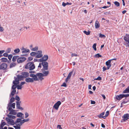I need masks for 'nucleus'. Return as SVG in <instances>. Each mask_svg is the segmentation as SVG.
Segmentation results:
<instances>
[{
    "instance_id": "nucleus-36",
    "label": "nucleus",
    "mask_w": 129,
    "mask_h": 129,
    "mask_svg": "<svg viewBox=\"0 0 129 129\" xmlns=\"http://www.w3.org/2000/svg\"><path fill=\"white\" fill-rule=\"evenodd\" d=\"M20 51V50L19 48H17L14 50V52L15 53H19Z\"/></svg>"
},
{
    "instance_id": "nucleus-45",
    "label": "nucleus",
    "mask_w": 129,
    "mask_h": 129,
    "mask_svg": "<svg viewBox=\"0 0 129 129\" xmlns=\"http://www.w3.org/2000/svg\"><path fill=\"white\" fill-rule=\"evenodd\" d=\"M13 55L12 54H10L9 55H8V58L9 60H11L12 57Z\"/></svg>"
},
{
    "instance_id": "nucleus-48",
    "label": "nucleus",
    "mask_w": 129,
    "mask_h": 129,
    "mask_svg": "<svg viewBox=\"0 0 129 129\" xmlns=\"http://www.w3.org/2000/svg\"><path fill=\"white\" fill-rule=\"evenodd\" d=\"M11 51V49L10 48H9L7 50L6 52L7 53H10Z\"/></svg>"
},
{
    "instance_id": "nucleus-60",
    "label": "nucleus",
    "mask_w": 129,
    "mask_h": 129,
    "mask_svg": "<svg viewBox=\"0 0 129 129\" xmlns=\"http://www.w3.org/2000/svg\"><path fill=\"white\" fill-rule=\"evenodd\" d=\"M120 86L121 87H123L125 86V85L123 83H121L120 84Z\"/></svg>"
},
{
    "instance_id": "nucleus-11",
    "label": "nucleus",
    "mask_w": 129,
    "mask_h": 129,
    "mask_svg": "<svg viewBox=\"0 0 129 129\" xmlns=\"http://www.w3.org/2000/svg\"><path fill=\"white\" fill-rule=\"evenodd\" d=\"M7 67V64L5 63H2L0 65V70H5L6 69Z\"/></svg>"
},
{
    "instance_id": "nucleus-59",
    "label": "nucleus",
    "mask_w": 129,
    "mask_h": 129,
    "mask_svg": "<svg viewBox=\"0 0 129 129\" xmlns=\"http://www.w3.org/2000/svg\"><path fill=\"white\" fill-rule=\"evenodd\" d=\"M67 85L66 84L65 82L63 83L62 85H61V86H63L64 87H66V86Z\"/></svg>"
},
{
    "instance_id": "nucleus-63",
    "label": "nucleus",
    "mask_w": 129,
    "mask_h": 129,
    "mask_svg": "<svg viewBox=\"0 0 129 129\" xmlns=\"http://www.w3.org/2000/svg\"><path fill=\"white\" fill-rule=\"evenodd\" d=\"M5 52L4 50H0V54H2Z\"/></svg>"
},
{
    "instance_id": "nucleus-55",
    "label": "nucleus",
    "mask_w": 129,
    "mask_h": 129,
    "mask_svg": "<svg viewBox=\"0 0 129 129\" xmlns=\"http://www.w3.org/2000/svg\"><path fill=\"white\" fill-rule=\"evenodd\" d=\"M42 63H39V65L38 66V69H39V68H40V69L42 67Z\"/></svg>"
},
{
    "instance_id": "nucleus-54",
    "label": "nucleus",
    "mask_w": 129,
    "mask_h": 129,
    "mask_svg": "<svg viewBox=\"0 0 129 129\" xmlns=\"http://www.w3.org/2000/svg\"><path fill=\"white\" fill-rule=\"evenodd\" d=\"M33 59V58L31 57H28V60L30 61L32 60Z\"/></svg>"
},
{
    "instance_id": "nucleus-8",
    "label": "nucleus",
    "mask_w": 129,
    "mask_h": 129,
    "mask_svg": "<svg viewBox=\"0 0 129 129\" xmlns=\"http://www.w3.org/2000/svg\"><path fill=\"white\" fill-rule=\"evenodd\" d=\"M39 59V60L40 62L46 61L48 59V56L47 55H44L43 57H41Z\"/></svg>"
},
{
    "instance_id": "nucleus-27",
    "label": "nucleus",
    "mask_w": 129,
    "mask_h": 129,
    "mask_svg": "<svg viewBox=\"0 0 129 129\" xmlns=\"http://www.w3.org/2000/svg\"><path fill=\"white\" fill-rule=\"evenodd\" d=\"M13 90L11 92V94L10 95V97H11L12 96H13L15 94V93L16 92V90L15 89H13Z\"/></svg>"
},
{
    "instance_id": "nucleus-19",
    "label": "nucleus",
    "mask_w": 129,
    "mask_h": 129,
    "mask_svg": "<svg viewBox=\"0 0 129 129\" xmlns=\"http://www.w3.org/2000/svg\"><path fill=\"white\" fill-rule=\"evenodd\" d=\"M123 118L124 120H127L129 118V114H124L122 117Z\"/></svg>"
},
{
    "instance_id": "nucleus-38",
    "label": "nucleus",
    "mask_w": 129,
    "mask_h": 129,
    "mask_svg": "<svg viewBox=\"0 0 129 129\" xmlns=\"http://www.w3.org/2000/svg\"><path fill=\"white\" fill-rule=\"evenodd\" d=\"M96 43H94L93 46H92V48L94 49L96 51Z\"/></svg>"
},
{
    "instance_id": "nucleus-33",
    "label": "nucleus",
    "mask_w": 129,
    "mask_h": 129,
    "mask_svg": "<svg viewBox=\"0 0 129 129\" xmlns=\"http://www.w3.org/2000/svg\"><path fill=\"white\" fill-rule=\"evenodd\" d=\"M94 57H95V58H99L100 57H102V56L101 55H100L99 53H98L96 54H95L94 56Z\"/></svg>"
},
{
    "instance_id": "nucleus-3",
    "label": "nucleus",
    "mask_w": 129,
    "mask_h": 129,
    "mask_svg": "<svg viewBox=\"0 0 129 129\" xmlns=\"http://www.w3.org/2000/svg\"><path fill=\"white\" fill-rule=\"evenodd\" d=\"M35 68V66L33 62H31L27 63L25 66V69H29L30 70H33Z\"/></svg>"
},
{
    "instance_id": "nucleus-31",
    "label": "nucleus",
    "mask_w": 129,
    "mask_h": 129,
    "mask_svg": "<svg viewBox=\"0 0 129 129\" xmlns=\"http://www.w3.org/2000/svg\"><path fill=\"white\" fill-rule=\"evenodd\" d=\"M37 76L39 77V78L40 77H42L44 76L43 74L42 73H38L36 74Z\"/></svg>"
},
{
    "instance_id": "nucleus-49",
    "label": "nucleus",
    "mask_w": 129,
    "mask_h": 129,
    "mask_svg": "<svg viewBox=\"0 0 129 129\" xmlns=\"http://www.w3.org/2000/svg\"><path fill=\"white\" fill-rule=\"evenodd\" d=\"M78 56V55L77 54H76L75 53H72L71 54V56L73 57V56Z\"/></svg>"
},
{
    "instance_id": "nucleus-43",
    "label": "nucleus",
    "mask_w": 129,
    "mask_h": 129,
    "mask_svg": "<svg viewBox=\"0 0 129 129\" xmlns=\"http://www.w3.org/2000/svg\"><path fill=\"white\" fill-rule=\"evenodd\" d=\"M129 92V89H125L124 90L123 92V93H128Z\"/></svg>"
},
{
    "instance_id": "nucleus-46",
    "label": "nucleus",
    "mask_w": 129,
    "mask_h": 129,
    "mask_svg": "<svg viewBox=\"0 0 129 129\" xmlns=\"http://www.w3.org/2000/svg\"><path fill=\"white\" fill-rule=\"evenodd\" d=\"M22 87L20 84H17V89H21Z\"/></svg>"
},
{
    "instance_id": "nucleus-29",
    "label": "nucleus",
    "mask_w": 129,
    "mask_h": 129,
    "mask_svg": "<svg viewBox=\"0 0 129 129\" xmlns=\"http://www.w3.org/2000/svg\"><path fill=\"white\" fill-rule=\"evenodd\" d=\"M7 116L8 117V118H9L11 119V118L14 119L16 118V117L15 116L12 115H10L9 114H8L7 115Z\"/></svg>"
},
{
    "instance_id": "nucleus-41",
    "label": "nucleus",
    "mask_w": 129,
    "mask_h": 129,
    "mask_svg": "<svg viewBox=\"0 0 129 129\" xmlns=\"http://www.w3.org/2000/svg\"><path fill=\"white\" fill-rule=\"evenodd\" d=\"M30 55L32 56H34L36 55V53L35 52H32L30 53Z\"/></svg>"
},
{
    "instance_id": "nucleus-26",
    "label": "nucleus",
    "mask_w": 129,
    "mask_h": 129,
    "mask_svg": "<svg viewBox=\"0 0 129 129\" xmlns=\"http://www.w3.org/2000/svg\"><path fill=\"white\" fill-rule=\"evenodd\" d=\"M100 26V24L98 21H96L95 24V27L96 28H99Z\"/></svg>"
},
{
    "instance_id": "nucleus-53",
    "label": "nucleus",
    "mask_w": 129,
    "mask_h": 129,
    "mask_svg": "<svg viewBox=\"0 0 129 129\" xmlns=\"http://www.w3.org/2000/svg\"><path fill=\"white\" fill-rule=\"evenodd\" d=\"M57 128L59 129H62V128L61 127V126L60 125H58L57 126Z\"/></svg>"
},
{
    "instance_id": "nucleus-10",
    "label": "nucleus",
    "mask_w": 129,
    "mask_h": 129,
    "mask_svg": "<svg viewBox=\"0 0 129 129\" xmlns=\"http://www.w3.org/2000/svg\"><path fill=\"white\" fill-rule=\"evenodd\" d=\"M36 53L37 55L36 56V57L37 58H40L42 57V50H40L38 51Z\"/></svg>"
},
{
    "instance_id": "nucleus-42",
    "label": "nucleus",
    "mask_w": 129,
    "mask_h": 129,
    "mask_svg": "<svg viewBox=\"0 0 129 129\" xmlns=\"http://www.w3.org/2000/svg\"><path fill=\"white\" fill-rule=\"evenodd\" d=\"M99 37H100L101 38H105L106 37V36L105 35H104L102 34H101V33H100L99 34Z\"/></svg>"
},
{
    "instance_id": "nucleus-37",
    "label": "nucleus",
    "mask_w": 129,
    "mask_h": 129,
    "mask_svg": "<svg viewBox=\"0 0 129 129\" xmlns=\"http://www.w3.org/2000/svg\"><path fill=\"white\" fill-rule=\"evenodd\" d=\"M6 123L5 122H3L1 123V124L0 125V127L1 128H3V127L5 125Z\"/></svg>"
},
{
    "instance_id": "nucleus-28",
    "label": "nucleus",
    "mask_w": 129,
    "mask_h": 129,
    "mask_svg": "<svg viewBox=\"0 0 129 129\" xmlns=\"http://www.w3.org/2000/svg\"><path fill=\"white\" fill-rule=\"evenodd\" d=\"M1 61L3 62H6L8 61V59L7 58L5 57H3L1 58Z\"/></svg>"
},
{
    "instance_id": "nucleus-14",
    "label": "nucleus",
    "mask_w": 129,
    "mask_h": 129,
    "mask_svg": "<svg viewBox=\"0 0 129 129\" xmlns=\"http://www.w3.org/2000/svg\"><path fill=\"white\" fill-rule=\"evenodd\" d=\"M16 81H17L15 80L13 81V85L12 86L11 89H16L17 87V84L19 83H18Z\"/></svg>"
},
{
    "instance_id": "nucleus-6",
    "label": "nucleus",
    "mask_w": 129,
    "mask_h": 129,
    "mask_svg": "<svg viewBox=\"0 0 129 129\" xmlns=\"http://www.w3.org/2000/svg\"><path fill=\"white\" fill-rule=\"evenodd\" d=\"M61 104V102L60 101H58L54 104L53 108L57 110L58 109L59 106Z\"/></svg>"
},
{
    "instance_id": "nucleus-16",
    "label": "nucleus",
    "mask_w": 129,
    "mask_h": 129,
    "mask_svg": "<svg viewBox=\"0 0 129 129\" xmlns=\"http://www.w3.org/2000/svg\"><path fill=\"white\" fill-rule=\"evenodd\" d=\"M21 103V102H16V107L18 109H20L21 110H23V108L21 107H20V104Z\"/></svg>"
},
{
    "instance_id": "nucleus-47",
    "label": "nucleus",
    "mask_w": 129,
    "mask_h": 129,
    "mask_svg": "<svg viewBox=\"0 0 129 129\" xmlns=\"http://www.w3.org/2000/svg\"><path fill=\"white\" fill-rule=\"evenodd\" d=\"M123 96V97H127L129 96V94H122Z\"/></svg>"
},
{
    "instance_id": "nucleus-40",
    "label": "nucleus",
    "mask_w": 129,
    "mask_h": 129,
    "mask_svg": "<svg viewBox=\"0 0 129 129\" xmlns=\"http://www.w3.org/2000/svg\"><path fill=\"white\" fill-rule=\"evenodd\" d=\"M33 78V81L34 80L37 81V80H38V78H37V75H35V77H34Z\"/></svg>"
},
{
    "instance_id": "nucleus-57",
    "label": "nucleus",
    "mask_w": 129,
    "mask_h": 129,
    "mask_svg": "<svg viewBox=\"0 0 129 129\" xmlns=\"http://www.w3.org/2000/svg\"><path fill=\"white\" fill-rule=\"evenodd\" d=\"M4 29L3 27H0V31L1 32H2L4 31Z\"/></svg>"
},
{
    "instance_id": "nucleus-12",
    "label": "nucleus",
    "mask_w": 129,
    "mask_h": 129,
    "mask_svg": "<svg viewBox=\"0 0 129 129\" xmlns=\"http://www.w3.org/2000/svg\"><path fill=\"white\" fill-rule=\"evenodd\" d=\"M111 60H109L108 61H107L106 63V65L107 66V69H109L110 68L111 66Z\"/></svg>"
},
{
    "instance_id": "nucleus-61",
    "label": "nucleus",
    "mask_w": 129,
    "mask_h": 129,
    "mask_svg": "<svg viewBox=\"0 0 129 129\" xmlns=\"http://www.w3.org/2000/svg\"><path fill=\"white\" fill-rule=\"evenodd\" d=\"M91 104H95V102L94 101L91 100Z\"/></svg>"
},
{
    "instance_id": "nucleus-5",
    "label": "nucleus",
    "mask_w": 129,
    "mask_h": 129,
    "mask_svg": "<svg viewBox=\"0 0 129 129\" xmlns=\"http://www.w3.org/2000/svg\"><path fill=\"white\" fill-rule=\"evenodd\" d=\"M42 64L43 67V69H44L46 70H48V63L46 61L42 62Z\"/></svg>"
},
{
    "instance_id": "nucleus-23",
    "label": "nucleus",
    "mask_w": 129,
    "mask_h": 129,
    "mask_svg": "<svg viewBox=\"0 0 129 129\" xmlns=\"http://www.w3.org/2000/svg\"><path fill=\"white\" fill-rule=\"evenodd\" d=\"M105 113L104 112H102L98 116L99 118H103L104 119H105L106 118V116H103V115Z\"/></svg>"
},
{
    "instance_id": "nucleus-20",
    "label": "nucleus",
    "mask_w": 129,
    "mask_h": 129,
    "mask_svg": "<svg viewBox=\"0 0 129 129\" xmlns=\"http://www.w3.org/2000/svg\"><path fill=\"white\" fill-rule=\"evenodd\" d=\"M25 81L27 82H33V78H28L25 79Z\"/></svg>"
},
{
    "instance_id": "nucleus-18",
    "label": "nucleus",
    "mask_w": 129,
    "mask_h": 129,
    "mask_svg": "<svg viewBox=\"0 0 129 129\" xmlns=\"http://www.w3.org/2000/svg\"><path fill=\"white\" fill-rule=\"evenodd\" d=\"M44 69H41L42 72L44 76H47L49 73V71H46Z\"/></svg>"
},
{
    "instance_id": "nucleus-13",
    "label": "nucleus",
    "mask_w": 129,
    "mask_h": 129,
    "mask_svg": "<svg viewBox=\"0 0 129 129\" xmlns=\"http://www.w3.org/2000/svg\"><path fill=\"white\" fill-rule=\"evenodd\" d=\"M73 71L70 72L68 76L65 80V82H67L70 79L71 75L73 74Z\"/></svg>"
},
{
    "instance_id": "nucleus-7",
    "label": "nucleus",
    "mask_w": 129,
    "mask_h": 129,
    "mask_svg": "<svg viewBox=\"0 0 129 129\" xmlns=\"http://www.w3.org/2000/svg\"><path fill=\"white\" fill-rule=\"evenodd\" d=\"M17 77H14V79L15 81H17V82L18 83H19V80H21L23 79V78L22 76L21 75H18L17 76Z\"/></svg>"
},
{
    "instance_id": "nucleus-44",
    "label": "nucleus",
    "mask_w": 129,
    "mask_h": 129,
    "mask_svg": "<svg viewBox=\"0 0 129 129\" xmlns=\"http://www.w3.org/2000/svg\"><path fill=\"white\" fill-rule=\"evenodd\" d=\"M15 99L17 101V102H20L19 101L20 100V99L19 97L17 95L15 97Z\"/></svg>"
},
{
    "instance_id": "nucleus-17",
    "label": "nucleus",
    "mask_w": 129,
    "mask_h": 129,
    "mask_svg": "<svg viewBox=\"0 0 129 129\" xmlns=\"http://www.w3.org/2000/svg\"><path fill=\"white\" fill-rule=\"evenodd\" d=\"M15 101V98L13 97H12L10 100V102H9L8 104V106H9V105H10V106H12V103L14 102Z\"/></svg>"
},
{
    "instance_id": "nucleus-34",
    "label": "nucleus",
    "mask_w": 129,
    "mask_h": 129,
    "mask_svg": "<svg viewBox=\"0 0 129 129\" xmlns=\"http://www.w3.org/2000/svg\"><path fill=\"white\" fill-rule=\"evenodd\" d=\"M83 32L86 35H88L90 34V31H87L86 30H84L83 31Z\"/></svg>"
},
{
    "instance_id": "nucleus-51",
    "label": "nucleus",
    "mask_w": 129,
    "mask_h": 129,
    "mask_svg": "<svg viewBox=\"0 0 129 129\" xmlns=\"http://www.w3.org/2000/svg\"><path fill=\"white\" fill-rule=\"evenodd\" d=\"M109 112L108 111H107L106 112V113L105 114V116H106V117L109 114Z\"/></svg>"
},
{
    "instance_id": "nucleus-30",
    "label": "nucleus",
    "mask_w": 129,
    "mask_h": 129,
    "mask_svg": "<svg viewBox=\"0 0 129 129\" xmlns=\"http://www.w3.org/2000/svg\"><path fill=\"white\" fill-rule=\"evenodd\" d=\"M19 56L18 55L14 56H13L12 58V61L13 62L15 61L16 60V59Z\"/></svg>"
},
{
    "instance_id": "nucleus-56",
    "label": "nucleus",
    "mask_w": 129,
    "mask_h": 129,
    "mask_svg": "<svg viewBox=\"0 0 129 129\" xmlns=\"http://www.w3.org/2000/svg\"><path fill=\"white\" fill-rule=\"evenodd\" d=\"M102 79V78L101 77L99 76L95 80H100Z\"/></svg>"
},
{
    "instance_id": "nucleus-2",
    "label": "nucleus",
    "mask_w": 129,
    "mask_h": 129,
    "mask_svg": "<svg viewBox=\"0 0 129 129\" xmlns=\"http://www.w3.org/2000/svg\"><path fill=\"white\" fill-rule=\"evenodd\" d=\"M15 103H13L12 104V106H11L9 105V106H8L7 107V109L10 112L9 113L10 114H12L14 115H16L17 114V113L16 111L12 109V108L13 109L15 108Z\"/></svg>"
},
{
    "instance_id": "nucleus-32",
    "label": "nucleus",
    "mask_w": 129,
    "mask_h": 129,
    "mask_svg": "<svg viewBox=\"0 0 129 129\" xmlns=\"http://www.w3.org/2000/svg\"><path fill=\"white\" fill-rule=\"evenodd\" d=\"M16 64L14 63H11L10 64V68H11L13 67H14Z\"/></svg>"
},
{
    "instance_id": "nucleus-15",
    "label": "nucleus",
    "mask_w": 129,
    "mask_h": 129,
    "mask_svg": "<svg viewBox=\"0 0 129 129\" xmlns=\"http://www.w3.org/2000/svg\"><path fill=\"white\" fill-rule=\"evenodd\" d=\"M21 74L23 78H25L29 76V73L27 72H22Z\"/></svg>"
},
{
    "instance_id": "nucleus-1",
    "label": "nucleus",
    "mask_w": 129,
    "mask_h": 129,
    "mask_svg": "<svg viewBox=\"0 0 129 129\" xmlns=\"http://www.w3.org/2000/svg\"><path fill=\"white\" fill-rule=\"evenodd\" d=\"M29 120V118L22 120L21 118H17L16 122V125H14L13 127L15 129H21V126L23 123L26 122Z\"/></svg>"
},
{
    "instance_id": "nucleus-58",
    "label": "nucleus",
    "mask_w": 129,
    "mask_h": 129,
    "mask_svg": "<svg viewBox=\"0 0 129 129\" xmlns=\"http://www.w3.org/2000/svg\"><path fill=\"white\" fill-rule=\"evenodd\" d=\"M108 7H108V6H105L102 7H100L99 8L100 9H101V8H104V9H106Z\"/></svg>"
},
{
    "instance_id": "nucleus-21",
    "label": "nucleus",
    "mask_w": 129,
    "mask_h": 129,
    "mask_svg": "<svg viewBox=\"0 0 129 129\" xmlns=\"http://www.w3.org/2000/svg\"><path fill=\"white\" fill-rule=\"evenodd\" d=\"M17 116L19 117H21V119L24 118V114L21 112H19L17 114Z\"/></svg>"
},
{
    "instance_id": "nucleus-22",
    "label": "nucleus",
    "mask_w": 129,
    "mask_h": 129,
    "mask_svg": "<svg viewBox=\"0 0 129 129\" xmlns=\"http://www.w3.org/2000/svg\"><path fill=\"white\" fill-rule=\"evenodd\" d=\"M124 40L125 41H127L129 40V34H126L124 37Z\"/></svg>"
},
{
    "instance_id": "nucleus-25",
    "label": "nucleus",
    "mask_w": 129,
    "mask_h": 129,
    "mask_svg": "<svg viewBox=\"0 0 129 129\" xmlns=\"http://www.w3.org/2000/svg\"><path fill=\"white\" fill-rule=\"evenodd\" d=\"M22 52L23 53H26L27 52H29L30 50L28 49H26L25 48H23L22 49Z\"/></svg>"
},
{
    "instance_id": "nucleus-50",
    "label": "nucleus",
    "mask_w": 129,
    "mask_h": 129,
    "mask_svg": "<svg viewBox=\"0 0 129 129\" xmlns=\"http://www.w3.org/2000/svg\"><path fill=\"white\" fill-rule=\"evenodd\" d=\"M25 118H27L29 114L27 112H26L25 113Z\"/></svg>"
},
{
    "instance_id": "nucleus-9",
    "label": "nucleus",
    "mask_w": 129,
    "mask_h": 129,
    "mask_svg": "<svg viewBox=\"0 0 129 129\" xmlns=\"http://www.w3.org/2000/svg\"><path fill=\"white\" fill-rule=\"evenodd\" d=\"M26 60V58L25 57H21L17 58V61L18 63H20L24 62Z\"/></svg>"
},
{
    "instance_id": "nucleus-52",
    "label": "nucleus",
    "mask_w": 129,
    "mask_h": 129,
    "mask_svg": "<svg viewBox=\"0 0 129 129\" xmlns=\"http://www.w3.org/2000/svg\"><path fill=\"white\" fill-rule=\"evenodd\" d=\"M8 54L7 53H4L3 54V56L5 57H7L8 56Z\"/></svg>"
},
{
    "instance_id": "nucleus-4",
    "label": "nucleus",
    "mask_w": 129,
    "mask_h": 129,
    "mask_svg": "<svg viewBox=\"0 0 129 129\" xmlns=\"http://www.w3.org/2000/svg\"><path fill=\"white\" fill-rule=\"evenodd\" d=\"M5 119L9 124L12 125H14L15 124L16 125V121L15 122L13 120L8 117H6Z\"/></svg>"
},
{
    "instance_id": "nucleus-62",
    "label": "nucleus",
    "mask_w": 129,
    "mask_h": 129,
    "mask_svg": "<svg viewBox=\"0 0 129 129\" xmlns=\"http://www.w3.org/2000/svg\"><path fill=\"white\" fill-rule=\"evenodd\" d=\"M35 75L34 74H30V76L31 77H35Z\"/></svg>"
},
{
    "instance_id": "nucleus-39",
    "label": "nucleus",
    "mask_w": 129,
    "mask_h": 129,
    "mask_svg": "<svg viewBox=\"0 0 129 129\" xmlns=\"http://www.w3.org/2000/svg\"><path fill=\"white\" fill-rule=\"evenodd\" d=\"M38 49V47L37 46L35 47L34 48H33L32 50L33 51H36Z\"/></svg>"
},
{
    "instance_id": "nucleus-24",
    "label": "nucleus",
    "mask_w": 129,
    "mask_h": 129,
    "mask_svg": "<svg viewBox=\"0 0 129 129\" xmlns=\"http://www.w3.org/2000/svg\"><path fill=\"white\" fill-rule=\"evenodd\" d=\"M122 94L117 95L116 96V98L117 100H120L123 98Z\"/></svg>"
},
{
    "instance_id": "nucleus-64",
    "label": "nucleus",
    "mask_w": 129,
    "mask_h": 129,
    "mask_svg": "<svg viewBox=\"0 0 129 129\" xmlns=\"http://www.w3.org/2000/svg\"><path fill=\"white\" fill-rule=\"evenodd\" d=\"M107 68L106 67H104L103 68V71H104L105 70H107Z\"/></svg>"
},
{
    "instance_id": "nucleus-35",
    "label": "nucleus",
    "mask_w": 129,
    "mask_h": 129,
    "mask_svg": "<svg viewBox=\"0 0 129 129\" xmlns=\"http://www.w3.org/2000/svg\"><path fill=\"white\" fill-rule=\"evenodd\" d=\"M115 5L117 7H118L120 6V3L117 1H115L114 3Z\"/></svg>"
}]
</instances>
